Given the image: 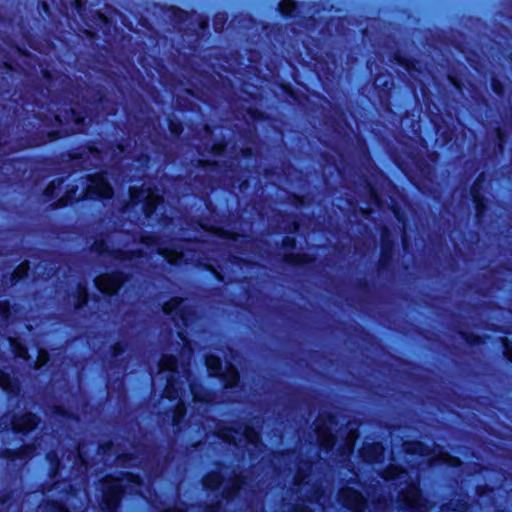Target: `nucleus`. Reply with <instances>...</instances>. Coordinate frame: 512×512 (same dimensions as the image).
Instances as JSON below:
<instances>
[{
	"mask_svg": "<svg viewBox=\"0 0 512 512\" xmlns=\"http://www.w3.org/2000/svg\"><path fill=\"white\" fill-rule=\"evenodd\" d=\"M262 30L275 46L281 50L288 61L306 67L314 61L320 65L323 78L334 82L342 68L341 57L332 51L326 53V59L319 54L320 40L299 30L293 24L264 23Z\"/></svg>",
	"mask_w": 512,
	"mask_h": 512,
	"instance_id": "obj_1",
	"label": "nucleus"
},
{
	"mask_svg": "<svg viewBox=\"0 0 512 512\" xmlns=\"http://www.w3.org/2000/svg\"><path fill=\"white\" fill-rule=\"evenodd\" d=\"M66 113L71 118L75 128L65 127L47 130L36 125L33 121L23 119L21 124L22 135H19L16 139L18 146L21 149L42 147L76 133L84 132L88 126L87 109L85 107L80 109L70 107Z\"/></svg>",
	"mask_w": 512,
	"mask_h": 512,
	"instance_id": "obj_2",
	"label": "nucleus"
},
{
	"mask_svg": "<svg viewBox=\"0 0 512 512\" xmlns=\"http://www.w3.org/2000/svg\"><path fill=\"white\" fill-rule=\"evenodd\" d=\"M122 480H125L130 486L143 485L142 476L131 471L121 472L120 476H106L100 482V512H119L123 498L126 495V486L122 483Z\"/></svg>",
	"mask_w": 512,
	"mask_h": 512,
	"instance_id": "obj_3",
	"label": "nucleus"
},
{
	"mask_svg": "<svg viewBox=\"0 0 512 512\" xmlns=\"http://www.w3.org/2000/svg\"><path fill=\"white\" fill-rule=\"evenodd\" d=\"M40 75L43 82L35 81L20 91L19 100L23 106L32 109L42 108L43 101L50 99L57 81L56 74L49 68H41Z\"/></svg>",
	"mask_w": 512,
	"mask_h": 512,
	"instance_id": "obj_4",
	"label": "nucleus"
},
{
	"mask_svg": "<svg viewBox=\"0 0 512 512\" xmlns=\"http://www.w3.org/2000/svg\"><path fill=\"white\" fill-rule=\"evenodd\" d=\"M115 191L111 185L107 171H98L85 176V187L81 193L82 200L110 202Z\"/></svg>",
	"mask_w": 512,
	"mask_h": 512,
	"instance_id": "obj_5",
	"label": "nucleus"
},
{
	"mask_svg": "<svg viewBox=\"0 0 512 512\" xmlns=\"http://www.w3.org/2000/svg\"><path fill=\"white\" fill-rule=\"evenodd\" d=\"M396 247L397 239L387 226H383L380 230V251L379 259L376 263L378 275L391 270L395 260Z\"/></svg>",
	"mask_w": 512,
	"mask_h": 512,
	"instance_id": "obj_6",
	"label": "nucleus"
},
{
	"mask_svg": "<svg viewBox=\"0 0 512 512\" xmlns=\"http://www.w3.org/2000/svg\"><path fill=\"white\" fill-rule=\"evenodd\" d=\"M130 277L129 273L120 269H114L103 274L95 282V285L103 297L110 301L119 296L120 289L130 280Z\"/></svg>",
	"mask_w": 512,
	"mask_h": 512,
	"instance_id": "obj_7",
	"label": "nucleus"
},
{
	"mask_svg": "<svg viewBox=\"0 0 512 512\" xmlns=\"http://www.w3.org/2000/svg\"><path fill=\"white\" fill-rule=\"evenodd\" d=\"M281 248L284 253L281 255V262L289 267L304 268L310 266L315 258L313 255L305 252H294L297 249V240L295 236L285 235L281 240Z\"/></svg>",
	"mask_w": 512,
	"mask_h": 512,
	"instance_id": "obj_8",
	"label": "nucleus"
},
{
	"mask_svg": "<svg viewBox=\"0 0 512 512\" xmlns=\"http://www.w3.org/2000/svg\"><path fill=\"white\" fill-rule=\"evenodd\" d=\"M399 508L404 512H425V499L417 483L409 482L399 492Z\"/></svg>",
	"mask_w": 512,
	"mask_h": 512,
	"instance_id": "obj_9",
	"label": "nucleus"
},
{
	"mask_svg": "<svg viewBox=\"0 0 512 512\" xmlns=\"http://www.w3.org/2000/svg\"><path fill=\"white\" fill-rule=\"evenodd\" d=\"M394 83L391 79L383 78V74L377 73L373 80V92L380 108L389 114L393 113Z\"/></svg>",
	"mask_w": 512,
	"mask_h": 512,
	"instance_id": "obj_10",
	"label": "nucleus"
},
{
	"mask_svg": "<svg viewBox=\"0 0 512 512\" xmlns=\"http://www.w3.org/2000/svg\"><path fill=\"white\" fill-rule=\"evenodd\" d=\"M188 36L187 48L195 54L200 50L203 42L209 39V18L207 16L197 14V27L184 29L183 36Z\"/></svg>",
	"mask_w": 512,
	"mask_h": 512,
	"instance_id": "obj_11",
	"label": "nucleus"
},
{
	"mask_svg": "<svg viewBox=\"0 0 512 512\" xmlns=\"http://www.w3.org/2000/svg\"><path fill=\"white\" fill-rule=\"evenodd\" d=\"M338 501L342 507L350 512H364L367 506L366 498L361 491L349 486L339 489Z\"/></svg>",
	"mask_w": 512,
	"mask_h": 512,
	"instance_id": "obj_12",
	"label": "nucleus"
},
{
	"mask_svg": "<svg viewBox=\"0 0 512 512\" xmlns=\"http://www.w3.org/2000/svg\"><path fill=\"white\" fill-rule=\"evenodd\" d=\"M390 61L403 68L412 80L418 81V76L422 73V67L417 58L396 49L391 53Z\"/></svg>",
	"mask_w": 512,
	"mask_h": 512,
	"instance_id": "obj_13",
	"label": "nucleus"
},
{
	"mask_svg": "<svg viewBox=\"0 0 512 512\" xmlns=\"http://www.w3.org/2000/svg\"><path fill=\"white\" fill-rule=\"evenodd\" d=\"M333 419L334 416L329 413L327 414L326 419H318L315 425V432L317 435L319 446L322 449H324L327 453L331 452L334 449L337 441L335 433L332 432V430L326 423V420L332 423Z\"/></svg>",
	"mask_w": 512,
	"mask_h": 512,
	"instance_id": "obj_14",
	"label": "nucleus"
},
{
	"mask_svg": "<svg viewBox=\"0 0 512 512\" xmlns=\"http://www.w3.org/2000/svg\"><path fill=\"white\" fill-rule=\"evenodd\" d=\"M92 249L99 255L108 254L114 259L119 260H133L139 259L144 256V252L141 249L122 250L113 249L110 250L104 239H97L92 245Z\"/></svg>",
	"mask_w": 512,
	"mask_h": 512,
	"instance_id": "obj_15",
	"label": "nucleus"
},
{
	"mask_svg": "<svg viewBox=\"0 0 512 512\" xmlns=\"http://www.w3.org/2000/svg\"><path fill=\"white\" fill-rule=\"evenodd\" d=\"M162 310L165 315L178 318L184 326L188 325L191 310L182 297H171L163 304Z\"/></svg>",
	"mask_w": 512,
	"mask_h": 512,
	"instance_id": "obj_16",
	"label": "nucleus"
},
{
	"mask_svg": "<svg viewBox=\"0 0 512 512\" xmlns=\"http://www.w3.org/2000/svg\"><path fill=\"white\" fill-rule=\"evenodd\" d=\"M39 422L37 414L32 412L14 414L11 417V429L15 434L28 435L38 427Z\"/></svg>",
	"mask_w": 512,
	"mask_h": 512,
	"instance_id": "obj_17",
	"label": "nucleus"
},
{
	"mask_svg": "<svg viewBox=\"0 0 512 512\" xmlns=\"http://www.w3.org/2000/svg\"><path fill=\"white\" fill-rule=\"evenodd\" d=\"M487 187L485 185L477 184L474 189V183L471 184L469 192L474 207V218L477 223H481L488 211V199L485 196Z\"/></svg>",
	"mask_w": 512,
	"mask_h": 512,
	"instance_id": "obj_18",
	"label": "nucleus"
},
{
	"mask_svg": "<svg viewBox=\"0 0 512 512\" xmlns=\"http://www.w3.org/2000/svg\"><path fill=\"white\" fill-rule=\"evenodd\" d=\"M30 162V158L26 156L7 158L3 162V169L9 171L16 182H22L27 178Z\"/></svg>",
	"mask_w": 512,
	"mask_h": 512,
	"instance_id": "obj_19",
	"label": "nucleus"
},
{
	"mask_svg": "<svg viewBox=\"0 0 512 512\" xmlns=\"http://www.w3.org/2000/svg\"><path fill=\"white\" fill-rule=\"evenodd\" d=\"M385 448L379 441L364 444L359 450V456L367 464L380 463L384 458Z\"/></svg>",
	"mask_w": 512,
	"mask_h": 512,
	"instance_id": "obj_20",
	"label": "nucleus"
},
{
	"mask_svg": "<svg viewBox=\"0 0 512 512\" xmlns=\"http://www.w3.org/2000/svg\"><path fill=\"white\" fill-rule=\"evenodd\" d=\"M0 389L9 400L18 398L21 395L20 381L3 369H0Z\"/></svg>",
	"mask_w": 512,
	"mask_h": 512,
	"instance_id": "obj_21",
	"label": "nucleus"
},
{
	"mask_svg": "<svg viewBox=\"0 0 512 512\" xmlns=\"http://www.w3.org/2000/svg\"><path fill=\"white\" fill-rule=\"evenodd\" d=\"M91 21L106 38L111 37L113 32L116 30V24L113 19L101 10H94L91 12Z\"/></svg>",
	"mask_w": 512,
	"mask_h": 512,
	"instance_id": "obj_22",
	"label": "nucleus"
},
{
	"mask_svg": "<svg viewBox=\"0 0 512 512\" xmlns=\"http://www.w3.org/2000/svg\"><path fill=\"white\" fill-rule=\"evenodd\" d=\"M78 186L77 185H69L67 186L64 194L60 196L56 201L49 203L48 208L50 210H57L60 208H64L69 204L78 203L83 201L81 199V195L78 196Z\"/></svg>",
	"mask_w": 512,
	"mask_h": 512,
	"instance_id": "obj_23",
	"label": "nucleus"
},
{
	"mask_svg": "<svg viewBox=\"0 0 512 512\" xmlns=\"http://www.w3.org/2000/svg\"><path fill=\"white\" fill-rule=\"evenodd\" d=\"M225 481L223 473L219 470H211L202 478V487L207 492H218Z\"/></svg>",
	"mask_w": 512,
	"mask_h": 512,
	"instance_id": "obj_24",
	"label": "nucleus"
},
{
	"mask_svg": "<svg viewBox=\"0 0 512 512\" xmlns=\"http://www.w3.org/2000/svg\"><path fill=\"white\" fill-rule=\"evenodd\" d=\"M33 122L39 125L43 129H47L57 125L58 128H62L64 121L63 118L58 114H48L44 112H34L32 115Z\"/></svg>",
	"mask_w": 512,
	"mask_h": 512,
	"instance_id": "obj_25",
	"label": "nucleus"
},
{
	"mask_svg": "<svg viewBox=\"0 0 512 512\" xmlns=\"http://www.w3.org/2000/svg\"><path fill=\"white\" fill-rule=\"evenodd\" d=\"M65 182L64 177H57L52 180H50L45 188L42 191V198L44 202H54L56 201L60 196V192L62 190V186Z\"/></svg>",
	"mask_w": 512,
	"mask_h": 512,
	"instance_id": "obj_26",
	"label": "nucleus"
},
{
	"mask_svg": "<svg viewBox=\"0 0 512 512\" xmlns=\"http://www.w3.org/2000/svg\"><path fill=\"white\" fill-rule=\"evenodd\" d=\"M240 379L239 370L232 364H229L218 380L222 382L224 389L229 390L237 388L239 386Z\"/></svg>",
	"mask_w": 512,
	"mask_h": 512,
	"instance_id": "obj_27",
	"label": "nucleus"
},
{
	"mask_svg": "<svg viewBox=\"0 0 512 512\" xmlns=\"http://www.w3.org/2000/svg\"><path fill=\"white\" fill-rule=\"evenodd\" d=\"M91 97L92 102L97 108H101L102 111H105L108 115H114V111L107 110L106 106L111 102L110 98L108 97L106 90L100 86L96 85L92 87L91 89Z\"/></svg>",
	"mask_w": 512,
	"mask_h": 512,
	"instance_id": "obj_28",
	"label": "nucleus"
},
{
	"mask_svg": "<svg viewBox=\"0 0 512 512\" xmlns=\"http://www.w3.org/2000/svg\"><path fill=\"white\" fill-rule=\"evenodd\" d=\"M277 10L284 19H294L300 14L299 3L295 0H280Z\"/></svg>",
	"mask_w": 512,
	"mask_h": 512,
	"instance_id": "obj_29",
	"label": "nucleus"
},
{
	"mask_svg": "<svg viewBox=\"0 0 512 512\" xmlns=\"http://www.w3.org/2000/svg\"><path fill=\"white\" fill-rule=\"evenodd\" d=\"M205 367L208 376L214 379H219L224 371L222 359L215 354H209L206 356Z\"/></svg>",
	"mask_w": 512,
	"mask_h": 512,
	"instance_id": "obj_30",
	"label": "nucleus"
},
{
	"mask_svg": "<svg viewBox=\"0 0 512 512\" xmlns=\"http://www.w3.org/2000/svg\"><path fill=\"white\" fill-rule=\"evenodd\" d=\"M403 450L411 456H427L431 453V448L420 440H409L403 443Z\"/></svg>",
	"mask_w": 512,
	"mask_h": 512,
	"instance_id": "obj_31",
	"label": "nucleus"
},
{
	"mask_svg": "<svg viewBox=\"0 0 512 512\" xmlns=\"http://www.w3.org/2000/svg\"><path fill=\"white\" fill-rule=\"evenodd\" d=\"M407 157L410 159L421 177H425L431 173L432 167L424 155L420 153L409 152L407 153Z\"/></svg>",
	"mask_w": 512,
	"mask_h": 512,
	"instance_id": "obj_32",
	"label": "nucleus"
},
{
	"mask_svg": "<svg viewBox=\"0 0 512 512\" xmlns=\"http://www.w3.org/2000/svg\"><path fill=\"white\" fill-rule=\"evenodd\" d=\"M73 297L74 309L76 311L84 310L88 306L90 300V294L87 286L82 282H78Z\"/></svg>",
	"mask_w": 512,
	"mask_h": 512,
	"instance_id": "obj_33",
	"label": "nucleus"
},
{
	"mask_svg": "<svg viewBox=\"0 0 512 512\" xmlns=\"http://www.w3.org/2000/svg\"><path fill=\"white\" fill-rule=\"evenodd\" d=\"M190 391L195 402L205 405L213 403L215 394L212 390L206 389L201 385H190Z\"/></svg>",
	"mask_w": 512,
	"mask_h": 512,
	"instance_id": "obj_34",
	"label": "nucleus"
},
{
	"mask_svg": "<svg viewBox=\"0 0 512 512\" xmlns=\"http://www.w3.org/2000/svg\"><path fill=\"white\" fill-rule=\"evenodd\" d=\"M246 483V477L242 474L235 475L230 482V485L225 487L222 493V497L229 501L238 495L241 485Z\"/></svg>",
	"mask_w": 512,
	"mask_h": 512,
	"instance_id": "obj_35",
	"label": "nucleus"
},
{
	"mask_svg": "<svg viewBox=\"0 0 512 512\" xmlns=\"http://www.w3.org/2000/svg\"><path fill=\"white\" fill-rule=\"evenodd\" d=\"M29 270V264L26 262L17 265L10 274V284L14 286L22 281L27 280L29 277Z\"/></svg>",
	"mask_w": 512,
	"mask_h": 512,
	"instance_id": "obj_36",
	"label": "nucleus"
},
{
	"mask_svg": "<svg viewBox=\"0 0 512 512\" xmlns=\"http://www.w3.org/2000/svg\"><path fill=\"white\" fill-rule=\"evenodd\" d=\"M458 335L465 342V344L469 347H479L485 344L486 336L479 335L471 331L459 330Z\"/></svg>",
	"mask_w": 512,
	"mask_h": 512,
	"instance_id": "obj_37",
	"label": "nucleus"
},
{
	"mask_svg": "<svg viewBox=\"0 0 512 512\" xmlns=\"http://www.w3.org/2000/svg\"><path fill=\"white\" fill-rule=\"evenodd\" d=\"M284 232L287 235L294 236L300 229V221L294 213H283Z\"/></svg>",
	"mask_w": 512,
	"mask_h": 512,
	"instance_id": "obj_38",
	"label": "nucleus"
},
{
	"mask_svg": "<svg viewBox=\"0 0 512 512\" xmlns=\"http://www.w3.org/2000/svg\"><path fill=\"white\" fill-rule=\"evenodd\" d=\"M178 358L174 354H162L159 360V368L161 370H165L170 372V375L175 377V374L178 373Z\"/></svg>",
	"mask_w": 512,
	"mask_h": 512,
	"instance_id": "obj_39",
	"label": "nucleus"
},
{
	"mask_svg": "<svg viewBox=\"0 0 512 512\" xmlns=\"http://www.w3.org/2000/svg\"><path fill=\"white\" fill-rule=\"evenodd\" d=\"M170 20L175 25H182L186 23L190 17V13L180 7L170 6L167 9Z\"/></svg>",
	"mask_w": 512,
	"mask_h": 512,
	"instance_id": "obj_40",
	"label": "nucleus"
},
{
	"mask_svg": "<svg viewBox=\"0 0 512 512\" xmlns=\"http://www.w3.org/2000/svg\"><path fill=\"white\" fill-rule=\"evenodd\" d=\"M186 417V406L183 404H177L172 411V426L175 430H179L186 423Z\"/></svg>",
	"mask_w": 512,
	"mask_h": 512,
	"instance_id": "obj_41",
	"label": "nucleus"
},
{
	"mask_svg": "<svg viewBox=\"0 0 512 512\" xmlns=\"http://www.w3.org/2000/svg\"><path fill=\"white\" fill-rule=\"evenodd\" d=\"M393 161L397 168L407 177L409 182L417 186L415 181L417 175L413 172L409 162L405 161L404 159H401L400 157H394Z\"/></svg>",
	"mask_w": 512,
	"mask_h": 512,
	"instance_id": "obj_42",
	"label": "nucleus"
},
{
	"mask_svg": "<svg viewBox=\"0 0 512 512\" xmlns=\"http://www.w3.org/2000/svg\"><path fill=\"white\" fill-rule=\"evenodd\" d=\"M128 348V344L124 340H118L110 345L109 347V353L111 358L113 359L114 366H119L120 364H117L118 358L122 356Z\"/></svg>",
	"mask_w": 512,
	"mask_h": 512,
	"instance_id": "obj_43",
	"label": "nucleus"
},
{
	"mask_svg": "<svg viewBox=\"0 0 512 512\" xmlns=\"http://www.w3.org/2000/svg\"><path fill=\"white\" fill-rule=\"evenodd\" d=\"M66 156L74 168H81L80 163L86 160V153L82 147L69 150Z\"/></svg>",
	"mask_w": 512,
	"mask_h": 512,
	"instance_id": "obj_44",
	"label": "nucleus"
},
{
	"mask_svg": "<svg viewBox=\"0 0 512 512\" xmlns=\"http://www.w3.org/2000/svg\"><path fill=\"white\" fill-rule=\"evenodd\" d=\"M158 206L159 200L157 198L146 197L142 201V212L145 218H152L156 214Z\"/></svg>",
	"mask_w": 512,
	"mask_h": 512,
	"instance_id": "obj_45",
	"label": "nucleus"
},
{
	"mask_svg": "<svg viewBox=\"0 0 512 512\" xmlns=\"http://www.w3.org/2000/svg\"><path fill=\"white\" fill-rule=\"evenodd\" d=\"M16 450L19 461L26 463L34 457L36 447L34 443H24L16 448Z\"/></svg>",
	"mask_w": 512,
	"mask_h": 512,
	"instance_id": "obj_46",
	"label": "nucleus"
},
{
	"mask_svg": "<svg viewBox=\"0 0 512 512\" xmlns=\"http://www.w3.org/2000/svg\"><path fill=\"white\" fill-rule=\"evenodd\" d=\"M167 127L171 135L174 137H180L185 128L183 121L175 116L167 117Z\"/></svg>",
	"mask_w": 512,
	"mask_h": 512,
	"instance_id": "obj_47",
	"label": "nucleus"
},
{
	"mask_svg": "<svg viewBox=\"0 0 512 512\" xmlns=\"http://www.w3.org/2000/svg\"><path fill=\"white\" fill-rule=\"evenodd\" d=\"M444 507L447 511L451 512H467L471 508V505L468 500L464 498H458L450 501L447 504H444Z\"/></svg>",
	"mask_w": 512,
	"mask_h": 512,
	"instance_id": "obj_48",
	"label": "nucleus"
},
{
	"mask_svg": "<svg viewBox=\"0 0 512 512\" xmlns=\"http://www.w3.org/2000/svg\"><path fill=\"white\" fill-rule=\"evenodd\" d=\"M176 379L173 375L167 377V383L163 390L164 397L170 401L176 400L179 396V389L176 386Z\"/></svg>",
	"mask_w": 512,
	"mask_h": 512,
	"instance_id": "obj_49",
	"label": "nucleus"
},
{
	"mask_svg": "<svg viewBox=\"0 0 512 512\" xmlns=\"http://www.w3.org/2000/svg\"><path fill=\"white\" fill-rule=\"evenodd\" d=\"M228 19L229 16L227 12H216L212 19L213 30L218 34H221L225 29Z\"/></svg>",
	"mask_w": 512,
	"mask_h": 512,
	"instance_id": "obj_50",
	"label": "nucleus"
},
{
	"mask_svg": "<svg viewBox=\"0 0 512 512\" xmlns=\"http://www.w3.org/2000/svg\"><path fill=\"white\" fill-rule=\"evenodd\" d=\"M364 182H365V187L367 189L369 202L374 204L376 207H381L382 199H381L380 194H379L377 188L375 187V185L368 179H365Z\"/></svg>",
	"mask_w": 512,
	"mask_h": 512,
	"instance_id": "obj_51",
	"label": "nucleus"
},
{
	"mask_svg": "<svg viewBox=\"0 0 512 512\" xmlns=\"http://www.w3.org/2000/svg\"><path fill=\"white\" fill-rule=\"evenodd\" d=\"M246 114L253 120L254 122H266L270 119V116L265 111H262L261 109L255 107V106H249L246 109Z\"/></svg>",
	"mask_w": 512,
	"mask_h": 512,
	"instance_id": "obj_52",
	"label": "nucleus"
},
{
	"mask_svg": "<svg viewBox=\"0 0 512 512\" xmlns=\"http://www.w3.org/2000/svg\"><path fill=\"white\" fill-rule=\"evenodd\" d=\"M9 345H10V349H11V352L14 355V357H16V358H23V357H25V355L27 353V348L21 342L20 339H18V338H10Z\"/></svg>",
	"mask_w": 512,
	"mask_h": 512,
	"instance_id": "obj_53",
	"label": "nucleus"
},
{
	"mask_svg": "<svg viewBox=\"0 0 512 512\" xmlns=\"http://www.w3.org/2000/svg\"><path fill=\"white\" fill-rule=\"evenodd\" d=\"M490 88L492 92L499 98H503L506 94L505 83L496 75H493L490 79Z\"/></svg>",
	"mask_w": 512,
	"mask_h": 512,
	"instance_id": "obj_54",
	"label": "nucleus"
},
{
	"mask_svg": "<svg viewBox=\"0 0 512 512\" xmlns=\"http://www.w3.org/2000/svg\"><path fill=\"white\" fill-rule=\"evenodd\" d=\"M500 344L502 347L503 358L507 363L512 365V339L501 337Z\"/></svg>",
	"mask_w": 512,
	"mask_h": 512,
	"instance_id": "obj_55",
	"label": "nucleus"
},
{
	"mask_svg": "<svg viewBox=\"0 0 512 512\" xmlns=\"http://www.w3.org/2000/svg\"><path fill=\"white\" fill-rule=\"evenodd\" d=\"M196 167L204 171H217L220 168V163L214 159H198Z\"/></svg>",
	"mask_w": 512,
	"mask_h": 512,
	"instance_id": "obj_56",
	"label": "nucleus"
},
{
	"mask_svg": "<svg viewBox=\"0 0 512 512\" xmlns=\"http://www.w3.org/2000/svg\"><path fill=\"white\" fill-rule=\"evenodd\" d=\"M52 413L60 418L66 419V420H76L78 419L77 415L73 413L72 411L66 409L65 407L61 405H55L52 408Z\"/></svg>",
	"mask_w": 512,
	"mask_h": 512,
	"instance_id": "obj_57",
	"label": "nucleus"
},
{
	"mask_svg": "<svg viewBox=\"0 0 512 512\" xmlns=\"http://www.w3.org/2000/svg\"><path fill=\"white\" fill-rule=\"evenodd\" d=\"M128 194L130 202L133 205H138L145 199L144 189L142 187H129Z\"/></svg>",
	"mask_w": 512,
	"mask_h": 512,
	"instance_id": "obj_58",
	"label": "nucleus"
},
{
	"mask_svg": "<svg viewBox=\"0 0 512 512\" xmlns=\"http://www.w3.org/2000/svg\"><path fill=\"white\" fill-rule=\"evenodd\" d=\"M71 7L82 20L85 19L88 14V6L86 0H72Z\"/></svg>",
	"mask_w": 512,
	"mask_h": 512,
	"instance_id": "obj_59",
	"label": "nucleus"
},
{
	"mask_svg": "<svg viewBox=\"0 0 512 512\" xmlns=\"http://www.w3.org/2000/svg\"><path fill=\"white\" fill-rule=\"evenodd\" d=\"M12 316V306L9 300H0V321L7 323Z\"/></svg>",
	"mask_w": 512,
	"mask_h": 512,
	"instance_id": "obj_60",
	"label": "nucleus"
},
{
	"mask_svg": "<svg viewBox=\"0 0 512 512\" xmlns=\"http://www.w3.org/2000/svg\"><path fill=\"white\" fill-rule=\"evenodd\" d=\"M0 459L6 461L7 463H15L18 461V453L16 448H2L0 449Z\"/></svg>",
	"mask_w": 512,
	"mask_h": 512,
	"instance_id": "obj_61",
	"label": "nucleus"
},
{
	"mask_svg": "<svg viewBox=\"0 0 512 512\" xmlns=\"http://www.w3.org/2000/svg\"><path fill=\"white\" fill-rule=\"evenodd\" d=\"M355 287L356 290L363 295H369L372 292L371 282L366 277L358 278Z\"/></svg>",
	"mask_w": 512,
	"mask_h": 512,
	"instance_id": "obj_62",
	"label": "nucleus"
},
{
	"mask_svg": "<svg viewBox=\"0 0 512 512\" xmlns=\"http://www.w3.org/2000/svg\"><path fill=\"white\" fill-rule=\"evenodd\" d=\"M279 88L285 97H287L293 101L299 100V95L296 92V90L292 87L291 84L282 82L279 84Z\"/></svg>",
	"mask_w": 512,
	"mask_h": 512,
	"instance_id": "obj_63",
	"label": "nucleus"
},
{
	"mask_svg": "<svg viewBox=\"0 0 512 512\" xmlns=\"http://www.w3.org/2000/svg\"><path fill=\"white\" fill-rule=\"evenodd\" d=\"M46 505L50 512H69L67 507L58 500H49Z\"/></svg>",
	"mask_w": 512,
	"mask_h": 512,
	"instance_id": "obj_64",
	"label": "nucleus"
}]
</instances>
